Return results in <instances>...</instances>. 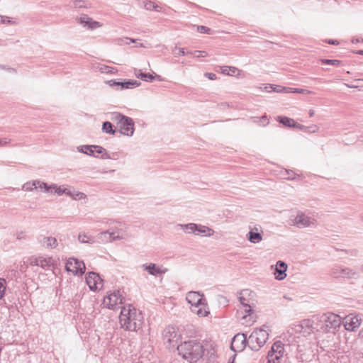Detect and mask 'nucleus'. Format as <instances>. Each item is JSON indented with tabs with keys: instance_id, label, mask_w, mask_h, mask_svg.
Listing matches in <instances>:
<instances>
[{
	"instance_id": "obj_1",
	"label": "nucleus",
	"mask_w": 363,
	"mask_h": 363,
	"mask_svg": "<svg viewBox=\"0 0 363 363\" xmlns=\"http://www.w3.org/2000/svg\"><path fill=\"white\" fill-rule=\"evenodd\" d=\"M178 353L189 362H197L205 355L203 342L195 339L184 341L177 346Z\"/></svg>"
},
{
	"instance_id": "obj_2",
	"label": "nucleus",
	"mask_w": 363,
	"mask_h": 363,
	"mask_svg": "<svg viewBox=\"0 0 363 363\" xmlns=\"http://www.w3.org/2000/svg\"><path fill=\"white\" fill-rule=\"evenodd\" d=\"M121 328L126 330L136 331L142 325V317L137 310L130 305L123 306L119 316Z\"/></svg>"
},
{
	"instance_id": "obj_3",
	"label": "nucleus",
	"mask_w": 363,
	"mask_h": 363,
	"mask_svg": "<svg viewBox=\"0 0 363 363\" xmlns=\"http://www.w3.org/2000/svg\"><path fill=\"white\" fill-rule=\"evenodd\" d=\"M186 299L191 305V310L199 317H206L209 308L203 294L196 291H190L186 294Z\"/></svg>"
},
{
	"instance_id": "obj_4",
	"label": "nucleus",
	"mask_w": 363,
	"mask_h": 363,
	"mask_svg": "<svg viewBox=\"0 0 363 363\" xmlns=\"http://www.w3.org/2000/svg\"><path fill=\"white\" fill-rule=\"evenodd\" d=\"M269 334L267 330L263 329H257L249 336L247 343L253 350H258L264 345L268 340Z\"/></svg>"
},
{
	"instance_id": "obj_5",
	"label": "nucleus",
	"mask_w": 363,
	"mask_h": 363,
	"mask_svg": "<svg viewBox=\"0 0 363 363\" xmlns=\"http://www.w3.org/2000/svg\"><path fill=\"white\" fill-rule=\"evenodd\" d=\"M124 297L119 290L108 291L104 297L102 305L107 308L115 310L123 303Z\"/></svg>"
},
{
	"instance_id": "obj_6",
	"label": "nucleus",
	"mask_w": 363,
	"mask_h": 363,
	"mask_svg": "<svg viewBox=\"0 0 363 363\" xmlns=\"http://www.w3.org/2000/svg\"><path fill=\"white\" fill-rule=\"evenodd\" d=\"M315 318L321 323V328L325 330L338 328L342 323L340 316L333 313H327L322 315L319 318L318 317Z\"/></svg>"
},
{
	"instance_id": "obj_7",
	"label": "nucleus",
	"mask_w": 363,
	"mask_h": 363,
	"mask_svg": "<svg viewBox=\"0 0 363 363\" xmlns=\"http://www.w3.org/2000/svg\"><path fill=\"white\" fill-rule=\"evenodd\" d=\"M117 125L120 132L125 135H132L134 131V123L133 121L122 115L116 116Z\"/></svg>"
},
{
	"instance_id": "obj_8",
	"label": "nucleus",
	"mask_w": 363,
	"mask_h": 363,
	"mask_svg": "<svg viewBox=\"0 0 363 363\" xmlns=\"http://www.w3.org/2000/svg\"><path fill=\"white\" fill-rule=\"evenodd\" d=\"M284 345L280 341L274 343L268 353L267 363H279L280 359L284 355Z\"/></svg>"
},
{
	"instance_id": "obj_9",
	"label": "nucleus",
	"mask_w": 363,
	"mask_h": 363,
	"mask_svg": "<svg viewBox=\"0 0 363 363\" xmlns=\"http://www.w3.org/2000/svg\"><path fill=\"white\" fill-rule=\"evenodd\" d=\"M66 270L73 275H82L85 271V264L82 261L75 258H69L66 262Z\"/></svg>"
},
{
	"instance_id": "obj_10",
	"label": "nucleus",
	"mask_w": 363,
	"mask_h": 363,
	"mask_svg": "<svg viewBox=\"0 0 363 363\" xmlns=\"http://www.w3.org/2000/svg\"><path fill=\"white\" fill-rule=\"evenodd\" d=\"M86 282L90 290L94 291H100L104 286L103 279L95 272H89L86 275Z\"/></svg>"
},
{
	"instance_id": "obj_11",
	"label": "nucleus",
	"mask_w": 363,
	"mask_h": 363,
	"mask_svg": "<svg viewBox=\"0 0 363 363\" xmlns=\"http://www.w3.org/2000/svg\"><path fill=\"white\" fill-rule=\"evenodd\" d=\"M362 318L358 315L350 314L342 320L345 328L348 331H354L362 324Z\"/></svg>"
},
{
	"instance_id": "obj_12",
	"label": "nucleus",
	"mask_w": 363,
	"mask_h": 363,
	"mask_svg": "<svg viewBox=\"0 0 363 363\" xmlns=\"http://www.w3.org/2000/svg\"><path fill=\"white\" fill-rule=\"evenodd\" d=\"M30 264L38 266L43 269H50L55 264V261L52 257H31L29 259Z\"/></svg>"
},
{
	"instance_id": "obj_13",
	"label": "nucleus",
	"mask_w": 363,
	"mask_h": 363,
	"mask_svg": "<svg viewBox=\"0 0 363 363\" xmlns=\"http://www.w3.org/2000/svg\"><path fill=\"white\" fill-rule=\"evenodd\" d=\"M246 337L244 334H238L234 336L231 342V349L234 352H241L245 347Z\"/></svg>"
},
{
	"instance_id": "obj_14",
	"label": "nucleus",
	"mask_w": 363,
	"mask_h": 363,
	"mask_svg": "<svg viewBox=\"0 0 363 363\" xmlns=\"http://www.w3.org/2000/svg\"><path fill=\"white\" fill-rule=\"evenodd\" d=\"M23 188L26 191H32L33 189H39L40 191H50V186H48L47 184L41 182L40 181H33V182H28L24 184Z\"/></svg>"
},
{
	"instance_id": "obj_15",
	"label": "nucleus",
	"mask_w": 363,
	"mask_h": 363,
	"mask_svg": "<svg viewBox=\"0 0 363 363\" xmlns=\"http://www.w3.org/2000/svg\"><path fill=\"white\" fill-rule=\"evenodd\" d=\"M164 339L169 344L176 342L180 337L177 330L174 328H168L164 333Z\"/></svg>"
},
{
	"instance_id": "obj_16",
	"label": "nucleus",
	"mask_w": 363,
	"mask_h": 363,
	"mask_svg": "<svg viewBox=\"0 0 363 363\" xmlns=\"http://www.w3.org/2000/svg\"><path fill=\"white\" fill-rule=\"evenodd\" d=\"M287 269V265L286 263L281 261H279L275 267L274 276L275 278L278 280L284 279L286 276V272Z\"/></svg>"
},
{
	"instance_id": "obj_17",
	"label": "nucleus",
	"mask_w": 363,
	"mask_h": 363,
	"mask_svg": "<svg viewBox=\"0 0 363 363\" xmlns=\"http://www.w3.org/2000/svg\"><path fill=\"white\" fill-rule=\"evenodd\" d=\"M277 121L285 126L303 129V125L296 123L294 119L286 116H278Z\"/></svg>"
},
{
	"instance_id": "obj_18",
	"label": "nucleus",
	"mask_w": 363,
	"mask_h": 363,
	"mask_svg": "<svg viewBox=\"0 0 363 363\" xmlns=\"http://www.w3.org/2000/svg\"><path fill=\"white\" fill-rule=\"evenodd\" d=\"M81 150L84 153L96 157L102 152L103 148L96 145H85L81 147Z\"/></svg>"
},
{
	"instance_id": "obj_19",
	"label": "nucleus",
	"mask_w": 363,
	"mask_h": 363,
	"mask_svg": "<svg viewBox=\"0 0 363 363\" xmlns=\"http://www.w3.org/2000/svg\"><path fill=\"white\" fill-rule=\"evenodd\" d=\"M80 23L84 26H87L91 29H95L102 26V24L99 22L93 21L91 18L87 16L81 17Z\"/></svg>"
},
{
	"instance_id": "obj_20",
	"label": "nucleus",
	"mask_w": 363,
	"mask_h": 363,
	"mask_svg": "<svg viewBox=\"0 0 363 363\" xmlns=\"http://www.w3.org/2000/svg\"><path fill=\"white\" fill-rule=\"evenodd\" d=\"M220 72L223 74L230 76L238 75L240 72L238 68L232 66H222L220 67Z\"/></svg>"
},
{
	"instance_id": "obj_21",
	"label": "nucleus",
	"mask_w": 363,
	"mask_h": 363,
	"mask_svg": "<svg viewBox=\"0 0 363 363\" xmlns=\"http://www.w3.org/2000/svg\"><path fill=\"white\" fill-rule=\"evenodd\" d=\"M294 223L299 227H306L310 225L311 220L309 218L306 217L303 214H301L296 216L294 220Z\"/></svg>"
},
{
	"instance_id": "obj_22",
	"label": "nucleus",
	"mask_w": 363,
	"mask_h": 363,
	"mask_svg": "<svg viewBox=\"0 0 363 363\" xmlns=\"http://www.w3.org/2000/svg\"><path fill=\"white\" fill-rule=\"evenodd\" d=\"M300 327L301 329L299 330V332L305 334H309L313 330L312 321L309 319L303 320L301 321Z\"/></svg>"
},
{
	"instance_id": "obj_23",
	"label": "nucleus",
	"mask_w": 363,
	"mask_h": 363,
	"mask_svg": "<svg viewBox=\"0 0 363 363\" xmlns=\"http://www.w3.org/2000/svg\"><path fill=\"white\" fill-rule=\"evenodd\" d=\"M140 83L136 80H128L124 82H117V86H119L121 89H133L140 86Z\"/></svg>"
},
{
	"instance_id": "obj_24",
	"label": "nucleus",
	"mask_w": 363,
	"mask_h": 363,
	"mask_svg": "<svg viewBox=\"0 0 363 363\" xmlns=\"http://www.w3.org/2000/svg\"><path fill=\"white\" fill-rule=\"evenodd\" d=\"M99 72L104 74H116L118 72V69L115 67L107 66L105 65H100L97 67Z\"/></svg>"
},
{
	"instance_id": "obj_25",
	"label": "nucleus",
	"mask_w": 363,
	"mask_h": 363,
	"mask_svg": "<svg viewBox=\"0 0 363 363\" xmlns=\"http://www.w3.org/2000/svg\"><path fill=\"white\" fill-rule=\"evenodd\" d=\"M51 191H54L58 195L65 194L67 195H71V188H67L65 186H57V185H51Z\"/></svg>"
},
{
	"instance_id": "obj_26",
	"label": "nucleus",
	"mask_w": 363,
	"mask_h": 363,
	"mask_svg": "<svg viewBox=\"0 0 363 363\" xmlns=\"http://www.w3.org/2000/svg\"><path fill=\"white\" fill-rule=\"evenodd\" d=\"M145 269L152 275H156L158 274H162L165 272V269H162L159 267H157L155 264H150L148 266L145 267Z\"/></svg>"
},
{
	"instance_id": "obj_27",
	"label": "nucleus",
	"mask_w": 363,
	"mask_h": 363,
	"mask_svg": "<svg viewBox=\"0 0 363 363\" xmlns=\"http://www.w3.org/2000/svg\"><path fill=\"white\" fill-rule=\"evenodd\" d=\"M145 8L148 11H155L157 12L162 11V8L160 6L157 5L155 2L151 1L145 3Z\"/></svg>"
},
{
	"instance_id": "obj_28",
	"label": "nucleus",
	"mask_w": 363,
	"mask_h": 363,
	"mask_svg": "<svg viewBox=\"0 0 363 363\" xmlns=\"http://www.w3.org/2000/svg\"><path fill=\"white\" fill-rule=\"evenodd\" d=\"M57 245V240L54 238H45L43 240V245L45 247H55Z\"/></svg>"
},
{
	"instance_id": "obj_29",
	"label": "nucleus",
	"mask_w": 363,
	"mask_h": 363,
	"mask_svg": "<svg viewBox=\"0 0 363 363\" xmlns=\"http://www.w3.org/2000/svg\"><path fill=\"white\" fill-rule=\"evenodd\" d=\"M272 91L277 93H289L291 87H286L279 85H270L269 86Z\"/></svg>"
},
{
	"instance_id": "obj_30",
	"label": "nucleus",
	"mask_w": 363,
	"mask_h": 363,
	"mask_svg": "<svg viewBox=\"0 0 363 363\" xmlns=\"http://www.w3.org/2000/svg\"><path fill=\"white\" fill-rule=\"evenodd\" d=\"M196 231H198L199 233L203 234L206 236H211L213 233V230L212 229L203 225H197Z\"/></svg>"
},
{
	"instance_id": "obj_31",
	"label": "nucleus",
	"mask_w": 363,
	"mask_h": 363,
	"mask_svg": "<svg viewBox=\"0 0 363 363\" xmlns=\"http://www.w3.org/2000/svg\"><path fill=\"white\" fill-rule=\"evenodd\" d=\"M248 239L251 242L257 243V242H260L262 240V238L259 233L251 231L249 233Z\"/></svg>"
},
{
	"instance_id": "obj_32",
	"label": "nucleus",
	"mask_w": 363,
	"mask_h": 363,
	"mask_svg": "<svg viewBox=\"0 0 363 363\" xmlns=\"http://www.w3.org/2000/svg\"><path fill=\"white\" fill-rule=\"evenodd\" d=\"M74 200H81L86 199V195L79 191H76L71 189V195H69Z\"/></svg>"
},
{
	"instance_id": "obj_33",
	"label": "nucleus",
	"mask_w": 363,
	"mask_h": 363,
	"mask_svg": "<svg viewBox=\"0 0 363 363\" xmlns=\"http://www.w3.org/2000/svg\"><path fill=\"white\" fill-rule=\"evenodd\" d=\"M102 130L106 133L114 134L115 133V130L113 129L112 124L110 122H104Z\"/></svg>"
},
{
	"instance_id": "obj_34",
	"label": "nucleus",
	"mask_w": 363,
	"mask_h": 363,
	"mask_svg": "<svg viewBox=\"0 0 363 363\" xmlns=\"http://www.w3.org/2000/svg\"><path fill=\"white\" fill-rule=\"evenodd\" d=\"M103 235L105 237V238L103 239V240H105V241H112V240H115L116 238H118L120 237L118 233L116 235V233L113 232V233H104L103 234Z\"/></svg>"
},
{
	"instance_id": "obj_35",
	"label": "nucleus",
	"mask_w": 363,
	"mask_h": 363,
	"mask_svg": "<svg viewBox=\"0 0 363 363\" xmlns=\"http://www.w3.org/2000/svg\"><path fill=\"white\" fill-rule=\"evenodd\" d=\"M153 79H157L159 81H163V79L159 75H157V74L153 75V74H149V73L148 74L144 73L143 80H145V81H152Z\"/></svg>"
},
{
	"instance_id": "obj_36",
	"label": "nucleus",
	"mask_w": 363,
	"mask_h": 363,
	"mask_svg": "<svg viewBox=\"0 0 363 363\" xmlns=\"http://www.w3.org/2000/svg\"><path fill=\"white\" fill-rule=\"evenodd\" d=\"M291 90L289 93H297V94H312L313 92L310 90L303 89H297V88H292L291 87Z\"/></svg>"
},
{
	"instance_id": "obj_37",
	"label": "nucleus",
	"mask_w": 363,
	"mask_h": 363,
	"mask_svg": "<svg viewBox=\"0 0 363 363\" xmlns=\"http://www.w3.org/2000/svg\"><path fill=\"white\" fill-rule=\"evenodd\" d=\"M321 63L323 65H330L333 66H339L340 65V61L337 60H325L323 59L320 60Z\"/></svg>"
},
{
	"instance_id": "obj_38",
	"label": "nucleus",
	"mask_w": 363,
	"mask_h": 363,
	"mask_svg": "<svg viewBox=\"0 0 363 363\" xmlns=\"http://www.w3.org/2000/svg\"><path fill=\"white\" fill-rule=\"evenodd\" d=\"M5 289V280L0 279V299L4 296Z\"/></svg>"
},
{
	"instance_id": "obj_39",
	"label": "nucleus",
	"mask_w": 363,
	"mask_h": 363,
	"mask_svg": "<svg viewBox=\"0 0 363 363\" xmlns=\"http://www.w3.org/2000/svg\"><path fill=\"white\" fill-rule=\"evenodd\" d=\"M185 228L189 233L195 232V231H196V229H197V225H196L194 223H189V224L185 225Z\"/></svg>"
},
{
	"instance_id": "obj_40",
	"label": "nucleus",
	"mask_w": 363,
	"mask_h": 363,
	"mask_svg": "<svg viewBox=\"0 0 363 363\" xmlns=\"http://www.w3.org/2000/svg\"><path fill=\"white\" fill-rule=\"evenodd\" d=\"M191 54L196 57H205L208 56V53L206 51H195Z\"/></svg>"
},
{
	"instance_id": "obj_41",
	"label": "nucleus",
	"mask_w": 363,
	"mask_h": 363,
	"mask_svg": "<svg viewBox=\"0 0 363 363\" xmlns=\"http://www.w3.org/2000/svg\"><path fill=\"white\" fill-rule=\"evenodd\" d=\"M197 30L201 33H210V28L203 26H198Z\"/></svg>"
},
{
	"instance_id": "obj_42",
	"label": "nucleus",
	"mask_w": 363,
	"mask_h": 363,
	"mask_svg": "<svg viewBox=\"0 0 363 363\" xmlns=\"http://www.w3.org/2000/svg\"><path fill=\"white\" fill-rule=\"evenodd\" d=\"M205 76L210 80H216L217 79L216 75L213 73H206Z\"/></svg>"
},
{
	"instance_id": "obj_43",
	"label": "nucleus",
	"mask_w": 363,
	"mask_h": 363,
	"mask_svg": "<svg viewBox=\"0 0 363 363\" xmlns=\"http://www.w3.org/2000/svg\"><path fill=\"white\" fill-rule=\"evenodd\" d=\"M240 301L243 304V306L245 308V312H250V311H251L250 310V306H248L247 304L244 303L243 298L242 297L240 298Z\"/></svg>"
},
{
	"instance_id": "obj_44",
	"label": "nucleus",
	"mask_w": 363,
	"mask_h": 363,
	"mask_svg": "<svg viewBox=\"0 0 363 363\" xmlns=\"http://www.w3.org/2000/svg\"><path fill=\"white\" fill-rule=\"evenodd\" d=\"M176 50H178V52L176 53L177 55L184 56L186 55L184 48H176Z\"/></svg>"
},
{
	"instance_id": "obj_45",
	"label": "nucleus",
	"mask_w": 363,
	"mask_h": 363,
	"mask_svg": "<svg viewBox=\"0 0 363 363\" xmlns=\"http://www.w3.org/2000/svg\"><path fill=\"white\" fill-rule=\"evenodd\" d=\"M135 75L136 77L143 79L144 73L141 70L136 71Z\"/></svg>"
},
{
	"instance_id": "obj_46",
	"label": "nucleus",
	"mask_w": 363,
	"mask_h": 363,
	"mask_svg": "<svg viewBox=\"0 0 363 363\" xmlns=\"http://www.w3.org/2000/svg\"><path fill=\"white\" fill-rule=\"evenodd\" d=\"M325 42L331 45H339V42L336 40H327Z\"/></svg>"
},
{
	"instance_id": "obj_47",
	"label": "nucleus",
	"mask_w": 363,
	"mask_h": 363,
	"mask_svg": "<svg viewBox=\"0 0 363 363\" xmlns=\"http://www.w3.org/2000/svg\"><path fill=\"white\" fill-rule=\"evenodd\" d=\"M117 82H116L114 80H109L107 82V84L110 86H117Z\"/></svg>"
},
{
	"instance_id": "obj_48",
	"label": "nucleus",
	"mask_w": 363,
	"mask_h": 363,
	"mask_svg": "<svg viewBox=\"0 0 363 363\" xmlns=\"http://www.w3.org/2000/svg\"><path fill=\"white\" fill-rule=\"evenodd\" d=\"M85 238H86L85 235H79V240L82 241V242H88L86 240H85Z\"/></svg>"
},
{
	"instance_id": "obj_49",
	"label": "nucleus",
	"mask_w": 363,
	"mask_h": 363,
	"mask_svg": "<svg viewBox=\"0 0 363 363\" xmlns=\"http://www.w3.org/2000/svg\"><path fill=\"white\" fill-rule=\"evenodd\" d=\"M359 335L362 339H363V328L359 332Z\"/></svg>"
},
{
	"instance_id": "obj_50",
	"label": "nucleus",
	"mask_w": 363,
	"mask_h": 363,
	"mask_svg": "<svg viewBox=\"0 0 363 363\" xmlns=\"http://www.w3.org/2000/svg\"><path fill=\"white\" fill-rule=\"evenodd\" d=\"M248 316V315H243L241 318L242 319H245Z\"/></svg>"
},
{
	"instance_id": "obj_51",
	"label": "nucleus",
	"mask_w": 363,
	"mask_h": 363,
	"mask_svg": "<svg viewBox=\"0 0 363 363\" xmlns=\"http://www.w3.org/2000/svg\"><path fill=\"white\" fill-rule=\"evenodd\" d=\"M313 115V112H311L310 113V116H312Z\"/></svg>"
},
{
	"instance_id": "obj_52",
	"label": "nucleus",
	"mask_w": 363,
	"mask_h": 363,
	"mask_svg": "<svg viewBox=\"0 0 363 363\" xmlns=\"http://www.w3.org/2000/svg\"><path fill=\"white\" fill-rule=\"evenodd\" d=\"M359 53L360 54H362L363 55V50L362 51H359Z\"/></svg>"
}]
</instances>
